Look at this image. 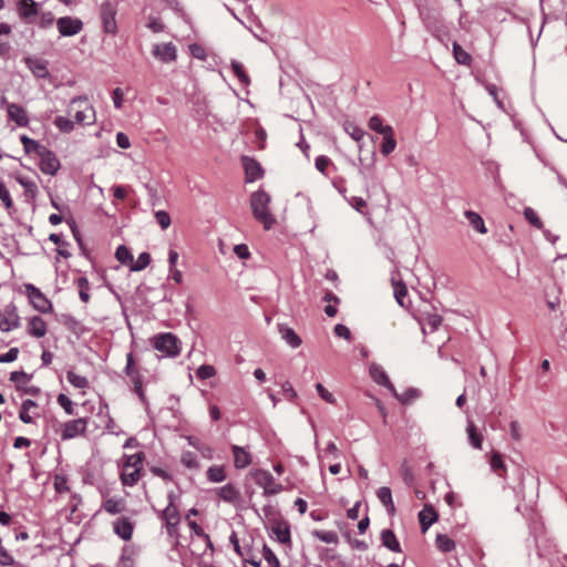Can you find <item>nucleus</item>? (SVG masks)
<instances>
[{
	"instance_id": "obj_1",
	"label": "nucleus",
	"mask_w": 567,
	"mask_h": 567,
	"mask_svg": "<svg viewBox=\"0 0 567 567\" xmlns=\"http://www.w3.org/2000/svg\"><path fill=\"white\" fill-rule=\"evenodd\" d=\"M270 196L265 190L259 189L250 196V207L254 217L264 225L266 230H269L274 224L275 218L269 212Z\"/></svg>"
},
{
	"instance_id": "obj_2",
	"label": "nucleus",
	"mask_w": 567,
	"mask_h": 567,
	"mask_svg": "<svg viewBox=\"0 0 567 567\" xmlns=\"http://www.w3.org/2000/svg\"><path fill=\"white\" fill-rule=\"evenodd\" d=\"M249 476L264 489V495H276L282 491V485L277 483L271 473L266 470H251Z\"/></svg>"
},
{
	"instance_id": "obj_3",
	"label": "nucleus",
	"mask_w": 567,
	"mask_h": 567,
	"mask_svg": "<svg viewBox=\"0 0 567 567\" xmlns=\"http://www.w3.org/2000/svg\"><path fill=\"white\" fill-rule=\"evenodd\" d=\"M124 373L133 383V392L138 396L143 404H146L147 400L143 390V377L135 364L133 352H128L126 354V365L124 368Z\"/></svg>"
},
{
	"instance_id": "obj_4",
	"label": "nucleus",
	"mask_w": 567,
	"mask_h": 567,
	"mask_svg": "<svg viewBox=\"0 0 567 567\" xmlns=\"http://www.w3.org/2000/svg\"><path fill=\"white\" fill-rule=\"evenodd\" d=\"M153 346L166 357L175 358L181 353V341L171 332L157 334Z\"/></svg>"
},
{
	"instance_id": "obj_5",
	"label": "nucleus",
	"mask_w": 567,
	"mask_h": 567,
	"mask_svg": "<svg viewBox=\"0 0 567 567\" xmlns=\"http://www.w3.org/2000/svg\"><path fill=\"white\" fill-rule=\"evenodd\" d=\"M70 111H74V118L79 124H92L95 120L94 109L85 97H74L71 101Z\"/></svg>"
},
{
	"instance_id": "obj_6",
	"label": "nucleus",
	"mask_w": 567,
	"mask_h": 567,
	"mask_svg": "<svg viewBox=\"0 0 567 567\" xmlns=\"http://www.w3.org/2000/svg\"><path fill=\"white\" fill-rule=\"evenodd\" d=\"M21 326V318L13 301L0 308V331L10 332Z\"/></svg>"
},
{
	"instance_id": "obj_7",
	"label": "nucleus",
	"mask_w": 567,
	"mask_h": 567,
	"mask_svg": "<svg viewBox=\"0 0 567 567\" xmlns=\"http://www.w3.org/2000/svg\"><path fill=\"white\" fill-rule=\"evenodd\" d=\"M24 291L31 306L41 313H50L53 310L52 302L32 284L24 285Z\"/></svg>"
},
{
	"instance_id": "obj_8",
	"label": "nucleus",
	"mask_w": 567,
	"mask_h": 567,
	"mask_svg": "<svg viewBox=\"0 0 567 567\" xmlns=\"http://www.w3.org/2000/svg\"><path fill=\"white\" fill-rule=\"evenodd\" d=\"M167 497L169 502L168 505L162 512L161 518L165 522L167 534L169 536H177V526L181 520L179 512L174 504V493H169Z\"/></svg>"
},
{
	"instance_id": "obj_9",
	"label": "nucleus",
	"mask_w": 567,
	"mask_h": 567,
	"mask_svg": "<svg viewBox=\"0 0 567 567\" xmlns=\"http://www.w3.org/2000/svg\"><path fill=\"white\" fill-rule=\"evenodd\" d=\"M116 6L111 1H104L100 8V16L103 24V30L106 33L115 34L117 31L116 23Z\"/></svg>"
},
{
	"instance_id": "obj_10",
	"label": "nucleus",
	"mask_w": 567,
	"mask_h": 567,
	"mask_svg": "<svg viewBox=\"0 0 567 567\" xmlns=\"http://www.w3.org/2000/svg\"><path fill=\"white\" fill-rule=\"evenodd\" d=\"M56 28L61 37H73L83 29V22L79 18L62 17L56 20Z\"/></svg>"
},
{
	"instance_id": "obj_11",
	"label": "nucleus",
	"mask_w": 567,
	"mask_h": 567,
	"mask_svg": "<svg viewBox=\"0 0 567 567\" xmlns=\"http://www.w3.org/2000/svg\"><path fill=\"white\" fill-rule=\"evenodd\" d=\"M214 493L219 499L233 506H237L241 501L240 491L233 483L215 488Z\"/></svg>"
},
{
	"instance_id": "obj_12",
	"label": "nucleus",
	"mask_w": 567,
	"mask_h": 567,
	"mask_svg": "<svg viewBox=\"0 0 567 567\" xmlns=\"http://www.w3.org/2000/svg\"><path fill=\"white\" fill-rule=\"evenodd\" d=\"M152 54L163 63H171L177 58V49L172 42L157 43L153 45Z\"/></svg>"
},
{
	"instance_id": "obj_13",
	"label": "nucleus",
	"mask_w": 567,
	"mask_h": 567,
	"mask_svg": "<svg viewBox=\"0 0 567 567\" xmlns=\"http://www.w3.org/2000/svg\"><path fill=\"white\" fill-rule=\"evenodd\" d=\"M38 155L40 156V169L44 174L55 175L60 168V162L54 153L44 147Z\"/></svg>"
},
{
	"instance_id": "obj_14",
	"label": "nucleus",
	"mask_w": 567,
	"mask_h": 567,
	"mask_svg": "<svg viewBox=\"0 0 567 567\" xmlns=\"http://www.w3.org/2000/svg\"><path fill=\"white\" fill-rule=\"evenodd\" d=\"M86 430V421L85 419H75L65 422L62 424L61 439L62 440H71L81 434H83Z\"/></svg>"
},
{
	"instance_id": "obj_15",
	"label": "nucleus",
	"mask_w": 567,
	"mask_h": 567,
	"mask_svg": "<svg viewBox=\"0 0 567 567\" xmlns=\"http://www.w3.org/2000/svg\"><path fill=\"white\" fill-rule=\"evenodd\" d=\"M420 17L425 25V28L432 32L434 35H437L440 31L443 29V24L440 18V12L435 9H426L420 11Z\"/></svg>"
},
{
	"instance_id": "obj_16",
	"label": "nucleus",
	"mask_w": 567,
	"mask_h": 567,
	"mask_svg": "<svg viewBox=\"0 0 567 567\" xmlns=\"http://www.w3.org/2000/svg\"><path fill=\"white\" fill-rule=\"evenodd\" d=\"M370 375L371 378L373 379V381L382 386H385L386 389H389L391 391V393L394 395V396H398V392L394 388V385L392 384V382L390 381L386 372L384 371V369L377 364V363H372L370 365Z\"/></svg>"
},
{
	"instance_id": "obj_17",
	"label": "nucleus",
	"mask_w": 567,
	"mask_h": 567,
	"mask_svg": "<svg viewBox=\"0 0 567 567\" xmlns=\"http://www.w3.org/2000/svg\"><path fill=\"white\" fill-rule=\"evenodd\" d=\"M241 161L245 168L246 182L252 183L261 178L264 171L255 158L243 156Z\"/></svg>"
},
{
	"instance_id": "obj_18",
	"label": "nucleus",
	"mask_w": 567,
	"mask_h": 567,
	"mask_svg": "<svg viewBox=\"0 0 567 567\" xmlns=\"http://www.w3.org/2000/svg\"><path fill=\"white\" fill-rule=\"evenodd\" d=\"M47 322L40 316H33L28 319L27 332L33 338H42L47 334Z\"/></svg>"
},
{
	"instance_id": "obj_19",
	"label": "nucleus",
	"mask_w": 567,
	"mask_h": 567,
	"mask_svg": "<svg viewBox=\"0 0 567 567\" xmlns=\"http://www.w3.org/2000/svg\"><path fill=\"white\" fill-rule=\"evenodd\" d=\"M24 62L28 69L32 72L35 78L47 79L49 78L48 62L39 58H25Z\"/></svg>"
},
{
	"instance_id": "obj_20",
	"label": "nucleus",
	"mask_w": 567,
	"mask_h": 567,
	"mask_svg": "<svg viewBox=\"0 0 567 567\" xmlns=\"http://www.w3.org/2000/svg\"><path fill=\"white\" fill-rule=\"evenodd\" d=\"M7 113L11 121H13L18 126H27L29 123V118L25 110L14 103H9L7 105Z\"/></svg>"
},
{
	"instance_id": "obj_21",
	"label": "nucleus",
	"mask_w": 567,
	"mask_h": 567,
	"mask_svg": "<svg viewBox=\"0 0 567 567\" xmlns=\"http://www.w3.org/2000/svg\"><path fill=\"white\" fill-rule=\"evenodd\" d=\"M231 452L234 456V466L238 470L246 468L251 464L252 457L249 452H247L244 447L238 445L231 446Z\"/></svg>"
},
{
	"instance_id": "obj_22",
	"label": "nucleus",
	"mask_w": 567,
	"mask_h": 567,
	"mask_svg": "<svg viewBox=\"0 0 567 567\" xmlns=\"http://www.w3.org/2000/svg\"><path fill=\"white\" fill-rule=\"evenodd\" d=\"M134 524L127 517H121L114 523V533L124 540L132 538Z\"/></svg>"
},
{
	"instance_id": "obj_23",
	"label": "nucleus",
	"mask_w": 567,
	"mask_h": 567,
	"mask_svg": "<svg viewBox=\"0 0 567 567\" xmlns=\"http://www.w3.org/2000/svg\"><path fill=\"white\" fill-rule=\"evenodd\" d=\"M18 12L22 19L30 21L31 18L39 13V3L33 0H20L18 3Z\"/></svg>"
},
{
	"instance_id": "obj_24",
	"label": "nucleus",
	"mask_w": 567,
	"mask_h": 567,
	"mask_svg": "<svg viewBox=\"0 0 567 567\" xmlns=\"http://www.w3.org/2000/svg\"><path fill=\"white\" fill-rule=\"evenodd\" d=\"M278 332L280 333L282 340H285L286 343L293 349L298 348L302 343L301 338L295 332L293 329H291L287 324L279 323Z\"/></svg>"
},
{
	"instance_id": "obj_25",
	"label": "nucleus",
	"mask_w": 567,
	"mask_h": 567,
	"mask_svg": "<svg viewBox=\"0 0 567 567\" xmlns=\"http://www.w3.org/2000/svg\"><path fill=\"white\" fill-rule=\"evenodd\" d=\"M437 520V514L434 508L430 505H425L419 513V522L421 525L422 533H425L430 526Z\"/></svg>"
},
{
	"instance_id": "obj_26",
	"label": "nucleus",
	"mask_w": 567,
	"mask_h": 567,
	"mask_svg": "<svg viewBox=\"0 0 567 567\" xmlns=\"http://www.w3.org/2000/svg\"><path fill=\"white\" fill-rule=\"evenodd\" d=\"M382 545L393 553H401V545L391 529H383L380 535Z\"/></svg>"
},
{
	"instance_id": "obj_27",
	"label": "nucleus",
	"mask_w": 567,
	"mask_h": 567,
	"mask_svg": "<svg viewBox=\"0 0 567 567\" xmlns=\"http://www.w3.org/2000/svg\"><path fill=\"white\" fill-rule=\"evenodd\" d=\"M377 496H378L379 501L381 502V504L383 506H385L388 513L389 514H394L395 507H394V504H393L391 489L389 487H385V486L380 487L377 491Z\"/></svg>"
},
{
	"instance_id": "obj_28",
	"label": "nucleus",
	"mask_w": 567,
	"mask_h": 567,
	"mask_svg": "<svg viewBox=\"0 0 567 567\" xmlns=\"http://www.w3.org/2000/svg\"><path fill=\"white\" fill-rule=\"evenodd\" d=\"M464 216L468 220L470 225L480 234H486L487 228L485 227V223L481 215L473 210H465Z\"/></svg>"
},
{
	"instance_id": "obj_29",
	"label": "nucleus",
	"mask_w": 567,
	"mask_h": 567,
	"mask_svg": "<svg viewBox=\"0 0 567 567\" xmlns=\"http://www.w3.org/2000/svg\"><path fill=\"white\" fill-rule=\"evenodd\" d=\"M272 534L276 536L277 540L281 544H287L290 540V530L289 526L286 523L279 522L276 523L271 528Z\"/></svg>"
},
{
	"instance_id": "obj_30",
	"label": "nucleus",
	"mask_w": 567,
	"mask_h": 567,
	"mask_svg": "<svg viewBox=\"0 0 567 567\" xmlns=\"http://www.w3.org/2000/svg\"><path fill=\"white\" fill-rule=\"evenodd\" d=\"M207 480L212 483H221L226 480V471L223 465H212L206 471Z\"/></svg>"
},
{
	"instance_id": "obj_31",
	"label": "nucleus",
	"mask_w": 567,
	"mask_h": 567,
	"mask_svg": "<svg viewBox=\"0 0 567 567\" xmlns=\"http://www.w3.org/2000/svg\"><path fill=\"white\" fill-rule=\"evenodd\" d=\"M466 432H467L471 445L474 449L482 450L483 435L477 432V429L472 421H468Z\"/></svg>"
},
{
	"instance_id": "obj_32",
	"label": "nucleus",
	"mask_w": 567,
	"mask_h": 567,
	"mask_svg": "<svg viewBox=\"0 0 567 567\" xmlns=\"http://www.w3.org/2000/svg\"><path fill=\"white\" fill-rule=\"evenodd\" d=\"M344 131L351 136L352 140L360 143L365 135V132L353 122H346L343 124ZM362 150V145L359 144V151Z\"/></svg>"
},
{
	"instance_id": "obj_33",
	"label": "nucleus",
	"mask_w": 567,
	"mask_h": 567,
	"mask_svg": "<svg viewBox=\"0 0 567 567\" xmlns=\"http://www.w3.org/2000/svg\"><path fill=\"white\" fill-rule=\"evenodd\" d=\"M17 181L23 187L25 198L34 199L38 194L37 184L27 177H18Z\"/></svg>"
},
{
	"instance_id": "obj_34",
	"label": "nucleus",
	"mask_w": 567,
	"mask_h": 567,
	"mask_svg": "<svg viewBox=\"0 0 567 567\" xmlns=\"http://www.w3.org/2000/svg\"><path fill=\"white\" fill-rule=\"evenodd\" d=\"M141 477V470L138 468H132L125 471V468L122 470L121 473V481L122 484L125 486H134Z\"/></svg>"
},
{
	"instance_id": "obj_35",
	"label": "nucleus",
	"mask_w": 567,
	"mask_h": 567,
	"mask_svg": "<svg viewBox=\"0 0 567 567\" xmlns=\"http://www.w3.org/2000/svg\"><path fill=\"white\" fill-rule=\"evenodd\" d=\"M435 544L442 553H451L455 549V542L445 534H437Z\"/></svg>"
},
{
	"instance_id": "obj_36",
	"label": "nucleus",
	"mask_w": 567,
	"mask_h": 567,
	"mask_svg": "<svg viewBox=\"0 0 567 567\" xmlns=\"http://www.w3.org/2000/svg\"><path fill=\"white\" fill-rule=\"evenodd\" d=\"M103 508L110 514H120L125 509V504L121 498H109L103 503Z\"/></svg>"
},
{
	"instance_id": "obj_37",
	"label": "nucleus",
	"mask_w": 567,
	"mask_h": 567,
	"mask_svg": "<svg viewBox=\"0 0 567 567\" xmlns=\"http://www.w3.org/2000/svg\"><path fill=\"white\" fill-rule=\"evenodd\" d=\"M369 128L381 134H388L393 131V128L390 125H383L382 118L379 115H373L369 120Z\"/></svg>"
},
{
	"instance_id": "obj_38",
	"label": "nucleus",
	"mask_w": 567,
	"mask_h": 567,
	"mask_svg": "<svg viewBox=\"0 0 567 567\" xmlns=\"http://www.w3.org/2000/svg\"><path fill=\"white\" fill-rule=\"evenodd\" d=\"M491 468L501 477L506 473V465L498 452H493L489 460Z\"/></svg>"
},
{
	"instance_id": "obj_39",
	"label": "nucleus",
	"mask_w": 567,
	"mask_h": 567,
	"mask_svg": "<svg viewBox=\"0 0 567 567\" xmlns=\"http://www.w3.org/2000/svg\"><path fill=\"white\" fill-rule=\"evenodd\" d=\"M75 284H76V286L79 288V297H80V299L84 303L89 302V300H90V293H89V291H90V282H89L87 278L84 277V276H81V277L76 278Z\"/></svg>"
},
{
	"instance_id": "obj_40",
	"label": "nucleus",
	"mask_w": 567,
	"mask_h": 567,
	"mask_svg": "<svg viewBox=\"0 0 567 567\" xmlns=\"http://www.w3.org/2000/svg\"><path fill=\"white\" fill-rule=\"evenodd\" d=\"M395 147H396V141L394 138L393 131H391V133L384 134L382 144H381V148H380L382 155L388 156L395 150Z\"/></svg>"
},
{
	"instance_id": "obj_41",
	"label": "nucleus",
	"mask_w": 567,
	"mask_h": 567,
	"mask_svg": "<svg viewBox=\"0 0 567 567\" xmlns=\"http://www.w3.org/2000/svg\"><path fill=\"white\" fill-rule=\"evenodd\" d=\"M143 460H144V454L142 452L128 455L125 458L123 468H125V471L132 470V468L142 470Z\"/></svg>"
},
{
	"instance_id": "obj_42",
	"label": "nucleus",
	"mask_w": 567,
	"mask_h": 567,
	"mask_svg": "<svg viewBox=\"0 0 567 567\" xmlns=\"http://www.w3.org/2000/svg\"><path fill=\"white\" fill-rule=\"evenodd\" d=\"M453 54L460 64L468 65L472 61L471 55L457 42H453Z\"/></svg>"
},
{
	"instance_id": "obj_43",
	"label": "nucleus",
	"mask_w": 567,
	"mask_h": 567,
	"mask_svg": "<svg viewBox=\"0 0 567 567\" xmlns=\"http://www.w3.org/2000/svg\"><path fill=\"white\" fill-rule=\"evenodd\" d=\"M312 535L326 544H337L339 540L338 534L333 530H313Z\"/></svg>"
},
{
	"instance_id": "obj_44",
	"label": "nucleus",
	"mask_w": 567,
	"mask_h": 567,
	"mask_svg": "<svg viewBox=\"0 0 567 567\" xmlns=\"http://www.w3.org/2000/svg\"><path fill=\"white\" fill-rule=\"evenodd\" d=\"M394 297L400 306H404V297L408 293L406 286L402 281H396L394 277L391 279Z\"/></svg>"
},
{
	"instance_id": "obj_45",
	"label": "nucleus",
	"mask_w": 567,
	"mask_h": 567,
	"mask_svg": "<svg viewBox=\"0 0 567 567\" xmlns=\"http://www.w3.org/2000/svg\"><path fill=\"white\" fill-rule=\"evenodd\" d=\"M181 463L189 470H198L199 462L195 453L185 451L181 455Z\"/></svg>"
},
{
	"instance_id": "obj_46",
	"label": "nucleus",
	"mask_w": 567,
	"mask_h": 567,
	"mask_svg": "<svg viewBox=\"0 0 567 567\" xmlns=\"http://www.w3.org/2000/svg\"><path fill=\"white\" fill-rule=\"evenodd\" d=\"M231 69L243 85H246V86L249 85L250 79L245 71L244 65L240 62L233 60Z\"/></svg>"
},
{
	"instance_id": "obj_47",
	"label": "nucleus",
	"mask_w": 567,
	"mask_h": 567,
	"mask_svg": "<svg viewBox=\"0 0 567 567\" xmlns=\"http://www.w3.org/2000/svg\"><path fill=\"white\" fill-rule=\"evenodd\" d=\"M68 381L76 389H85L89 386V381L85 377L76 374L74 371H68Z\"/></svg>"
},
{
	"instance_id": "obj_48",
	"label": "nucleus",
	"mask_w": 567,
	"mask_h": 567,
	"mask_svg": "<svg viewBox=\"0 0 567 567\" xmlns=\"http://www.w3.org/2000/svg\"><path fill=\"white\" fill-rule=\"evenodd\" d=\"M37 403L33 400H25L21 405L19 417L23 423H32V416L29 414L30 409L35 408Z\"/></svg>"
},
{
	"instance_id": "obj_49",
	"label": "nucleus",
	"mask_w": 567,
	"mask_h": 567,
	"mask_svg": "<svg viewBox=\"0 0 567 567\" xmlns=\"http://www.w3.org/2000/svg\"><path fill=\"white\" fill-rule=\"evenodd\" d=\"M30 380L31 375L24 371H13L10 374V381L16 383L18 390H21Z\"/></svg>"
},
{
	"instance_id": "obj_50",
	"label": "nucleus",
	"mask_w": 567,
	"mask_h": 567,
	"mask_svg": "<svg viewBox=\"0 0 567 567\" xmlns=\"http://www.w3.org/2000/svg\"><path fill=\"white\" fill-rule=\"evenodd\" d=\"M16 560L13 556L4 548L2 539L0 538V567H13Z\"/></svg>"
},
{
	"instance_id": "obj_51",
	"label": "nucleus",
	"mask_w": 567,
	"mask_h": 567,
	"mask_svg": "<svg viewBox=\"0 0 567 567\" xmlns=\"http://www.w3.org/2000/svg\"><path fill=\"white\" fill-rule=\"evenodd\" d=\"M20 140L27 153L35 152L37 154H39L40 150H43L45 147L25 135H22Z\"/></svg>"
},
{
	"instance_id": "obj_52",
	"label": "nucleus",
	"mask_w": 567,
	"mask_h": 567,
	"mask_svg": "<svg viewBox=\"0 0 567 567\" xmlns=\"http://www.w3.org/2000/svg\"><path fill=\"white\" fill-rule=\"evenodd\" d=\"M262 556L269 567H281L275 553L267 546H262Z\"/></svg>"
},
{
	"instance_id": "obj_53",
	"label": "nucleus",
	"mask_w": 567,
	"mask_h": 567,
	"mask_svg": "<svg viewBox=\"0 0 567 567\" xmlns=\"http://www.w3.org/2000/svg\"><path fill=\"white\" fill-rule=\"evenodd\" d=\"M151 262V256L148 252H142L137 257V260L131 266L132 271H141L146 268Z\"/></svg>"
},
{
	"instance_id": "obj_54",
	"label": "nucleus",
	"mask_w": 567,
	"mask_h": 567,
	"mask_svg": "<svg viewBox=\"0 0 567 567\" xmlns=\"http://www.w3.org/2000/svg\"><path fill=\"white\" fill-rule=\"evenodd\" d=\"M54 125L62 132V133H70L74 128V124L71 120L64 117V116H56L54 120Z\"/></svg>"
},
{
	"instance_id": "obj_55",
	"label": "nucleus",
	"mask_w": 567,
	"mask_h": 567,
	"mask_svg": "<svg viewBox=\"0 0 567 567\" xmlns=\"http://www.w3.org/2000/svg\"><path fill=\"white\" fill-rule=\"evenodd\" d=\"M115 257L121 264H128L133 261V255L125 246H118L115 251Z\"/></svg>"
},
{
	"instance_id": "obj_56",
	"label": "nucleus",
	"mask_w": 567,
	"mask_h": 567,
	"mask_svg": "<svg viewBox=\"0 0 567 567\" xmlns=\"http://www.w3.org/2000/svg\"><path fill=\"white\" fill-rule=\"evenodd\" d=\"M524 216L534 227L538 229L543 228V221L533 208L526 207L524 209Z\"/></svg>"
},
{
	"instance_id": "obj_57",
	"label": "nucleus",
	"mask_w": 567,
	"mask_h": 567,
	"mask_svg": "<svg viewBox=\"0 0 567 567\" xmlns=\"http://www.w3.org/2000/svg\"><path fill=\"white\" fill-rule=\"evenodd\" d=\"M0 199L8 210H10L13 207V202L10 192L2 181H0Z\"/></svg>"
},
{
	"instance_id": "obj_58",
	"label": "nucleus",
	"mask_w": 567,
	"mask_h": 567,
	"mask_svg": "<svg viewBox=\"0 0 567 567\" xmlns=\"http://www.w3.org/2000/svg\"><path fill=\"white\" fill-rule=\"evenodd\" d=\"M215 374H216L215 368L213 365H209V364H203L196 371L197 378H199L202 380L210 379Z\"/></svg>"
},
{
	"instance_id": "obj_59",
	"label": "nucleus",
	"mask_w": 567,
	"mask_h": 567,
	"mask_svg": "<svg viewBox=\"0 0 567 567\" xmlns=\"http://www.w3.org/2000/svg\"><path fill=\"white\" fill-rule=\"evenodd\" d=\"M146 28H148L154 33H158L164 31L165 25L159 18L150 16L147 18Z\"/></svg>"
},
{
	"instance_id": "obj_60",
	"label": "nucleus",
	"mask_w": 567,
	"mask_h": 567,
	"mask_svg": "<svg viewBox=\"0 0 567 567\" xmlns=\"http://www.w3.org/2000/svg\"><path fill=\"white\" fill-rule=\"evenodd\" d=\"M53 485L55 491L60 494L69 492L70 489L68 478L64 475H55Z\"/></svg>"
},
{
	"instance_id": "obj_61",
	"label": "nucleus",
	"mask_w": 567,
	"mask_h": 567,
	"mask_svg": "<svg viewBox=\"0 0 567 567\" xmlns=\"http://www.w3.org/2000/svg\"><path fill=\"white\" fill-rule=\"evenodd\" d=\"M155 219L162 229H167L171 226V216L165 210L155 212Z\"/></svg>"
},
{
	"instance_id": "obj_62",
	"label": "nucleus",
	"mask_w": 567,
	"mask_h": 567,
	"mask_svg": "<svg viewBox=\"0 0 567 567\" xmlns=\"http://www.w3.org/2000/svg\"><path fill=\"white\" fill-rule=\"evenodd\" d=\"M58 403L63 408L66 414H74L73 402L65 394L61 393L58 395Z\"/></svg>"
},
{
	"instance_id": "obj_63",
	"label": "nucleus",
	"mask_w": 567,
	"mask_h": 567,
	"mask_svg": "<svg viewBox=\"0 0 567 567\" xmlns=\"http://www.w3.org/2000/svg\"><path fill=\"white\" fill-rule=\"evenodd\" d=\"M281 390L288 401L293 402L298 396L297 392L295 391L292 384L289 381H285L281 384Z\"/></svg>"
},
{
	"instance_id": "obj_64",
	"label": "nucleus",
	"mask_w": 567,
	"mask_h": 567,
	"mask_svg": "<svg viewBox=\"0 0 567 567\" xmlns=\"http://www.w3.org/2000/svg\"><path fill=\"white\" fill-rule=\"evenodd\" d=\"M54 14L51 11L42 12L39 20V25L42 29L51 27L54 22Z\"/></svg>"
}]
</instances>
